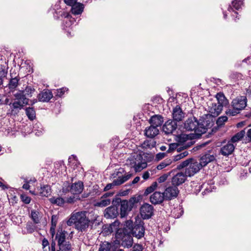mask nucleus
I'll return each instance as SVG.
<instances>
[{
  "label": "nucleus",
  "instance_id": "nucleus-39",
  "mask_svg": "<svg viewBox=\"0 0 251 251\" xmlns=\"http://www.w3.org/2000/svg\"><path fill=\"white\" fill-rule=\"evenodd\" d=\"M172 161L170 159H166L161 162L158 165H157L156 169L158 170H162L170 165Z\"/></svg>",
  "mask_w": 251,
  "mask_h": 251
},
{
  "label": "nucleus",
  "instance_id": "nucleus-54",
  "mask_svg": "<svg viewBox=\"0 0 251 251\" xmlns=\"http://www.w3.org/2000/svg\"><path fill=\"white\" fill-rule=\"evenodd\" d=\"M57 223V216L56 215H53L51 217V226H56Z\"/></svg>",
  "mask_w": 251,
  "mask_h": 251
},
{
  "label": "nucleus",
  "instance_id": "nucleus-41",
  "mask_svg": "<svg viewBox=\"0 0 251 251\" xmlns=\"http://www.w3.org/2000/svg\"><path fill=\"white\" fill-rule=\"evenodd\" d=\"M31 218L33 221L34 223L38 224L40 222V220L38 217V212L35 210H32L31 211Z\"/></svg>",
  "mask_w": 251,
  "mask_h": 251
},
{
  "label": "nucleus",
  "instance_id": "nucleus-26",
  "mask_svg": "<svg viewBox=\"0 0 251 251\" xmlns=\"http://www.w3.org/2000/svg\"><path fill=\"white\" fill-rule=\"evenodd\" d=\"M84 9L83 4L80 3H76L71 6V12L74 15H80Z\"/></svg>",
  "mask_w": 251,
  "mask_h": 251
},
{
  "label": "nucleus",
  "instance_id": "nucleus-64",
  "mask_svg": "<svg viewBox=\"0 0 251 251\" xmlns=\"http://www.w3.org/2000/svg\"><path fill=\"white\" fill-rule=\"evenodd\" d=\"M165 155V153H159L156 154V158L158 159H161L164 157Z\"/></svg>",
  "mask_w": 251,
  "mask_h": 251
},
{
  "label": "nucleus",
  "instance_id": "nucleus-44",
  "mask_svg": "<svg viewBox=\"0 0 251 251\" xmlns=\"http://www.w3.org/2000/svg\"><path fill=\"white\" fill-rule=\"evenodd\" d=\"M227 120V117L226 116H222L218 118L216 121V124L218 126H222Z\"/></svg>",
  "mask_w": 251,
  "mask_h": 251
},
{
  "label": "nucleus",
  "instance_id": "nucleus-33",
  "mask_svg": "<svg viewBox=\"0 0 251 251\" xmlns=\"http://www.w3.org/2000/svg\"><path fill=\"white\" fill-rule=\"evenodd\" d=\"M14 96L17 100L22 101L23 103H28V99L25 97L23 91L17 93L14 95Z\"/></svg>",
  "mask_w": 251,
  "mask_h": 251
},
{
  "label": "nucleus",
  "instance_id": "nucleus-52",
  "mask_svg": "<svg viewBox=\"0 0 251 251\" xmlns=\"http://www.w3.org/2000/svg\"><path fill=\"white\" fill-rule=\"evenodd\" d=\"M77 200H80L79 198H75V196H71L67 198L66 202L68 203H74Z\"/></svg>",
  "mask_w": 251,
  "mask_h": 251
},
{
  "label": "nucleus",
  "instance_id": "nucleus-30",
  "mask_svg": "<svg viewBox=\"0 0 251 251\" xmlns=\"http://www.w3.org/2000/svg\"><path fill=\"white\" fill-rule=\"evenodd\" d=\"M216 98L217 100V103L221 104L223 107L227 104L228 101L223 93H219L216 95Z\"/></svg>",
  "mask_w": 251,
  "mask_h": 251
},
{
  "label": "nucleus",
  "instance_id": "nucleus-22",
  "mask_svg": "<svg viewBox=\"0 0 251 251\" xmlns=\"http://www.w3.org/2000/svg\"><path fill=\"white\" fill-rule=\"evenodd\" d=\"M52 92L49 90H44L38 96V100L42 102H48L52 98Z\"/></svg>",
  "mask_w": 251,
  "mask_h": 251
},
{
  "label": "nucleus",
  "instance_id": "nucleus-53",
  "mask_svg": "<svg viewBox=\"0 0 251 251\" xmlns=\"http://www.w3.org/2000/svg\"><path fill=\"white\" fill-rule=\"evenodd\" d=\"M99 186L98 185H95L93 187L92 193L95 195H99L101 193V192L99 190Z\"/></svg>",
  "mask_w": 251,
  "mask_h": 251
},
{
  "label": "nucleus",
  "instance_id": "nucleus-55",
  "mask_svg": "<svg viewBox=\"0 0 251 251\" xmlns=\"http://www.w3.org/2000/svg\"><path fill=\"white\" fill-rule=\"evenodd\" d=\"M219 183L221 185H224L227 184V181L226 178L224 176H221L220 178Z\"/></svg>",
  "mask_w": 251,
  "mask_h": 251
},
{
  "label": "nucleus",
  "instance_id": "nucleus-14",
  "mask_svg": "<svg viewBox=\"0 0 251 251\" xmlns=\"http://www.w3.org/2000/svg\"><path fill=\"white\" fill-rule=\"evenodd\" d=\"M177 127V123L170 119L163 126L162 131L166 135L171 134L176 130Z\"/></svg>",
  "mask_w": 251,
  "mask_h": 251
},
{
  "label": "nucleus",
  "instance_id": "nucleus-4",
  "mask_svg": "<svg viewBox=\"0 0 251 251\" xmlns=\"http://www.w3.org/2000/svg\"><path fill=\"white\" fill-rule=\"evenodd\" d=\"M247 98L244 96H240L233 99L231 102L232 109H228L226 112L228 116H235L247 106Z\"/></svg>",
  "mask_w": 251,
  "mask_h": 251
},
{
  "label": "nucleus",
  "instance_id": "nucleus-49",
  "mask_svg": "<svg viewBox=\"0 0 251 251\" xmlns=\"http://www.w3.org/2000/svg\"><path fill=\"white\" fill-rule=\"evenodd\" d=\"M21 199L22 201L25 204H29L31 201V198L25 194L21 195Z\"/></svg>",
  "mask_w": 251,
  "mask_h": 251
},
{
  "label": "nucleus",
  "instance_id": "nucleus-59",
  "mask_svg": "<svg viewBox=\"0 0 251 251\" xmlns=\"http://www.w3.org/2000/svg\"><path fill=\"white\" fill-rule=\"evenodd\" d=\"M55 227H56V226H50V232L52 238L53 237V236H54V235L55 234Z\"/></svg>",
  "mask_w": 251,
  "mask_h": 251
},
{
  "label": "nucleus",
  "instance_id": "nucleus-43",
  "mask_svg": "<svg viewBox=\"0 0 251 251\" xmlns=\"http://www.w3.org/2000/svg\"><path fill=\"white\" fill-rule=\"evenodd\" d=\"M243 4V0H234L232 2V5L236 10H239Z\"/></svg>",
  "mask_w": 251,
  "mask_h": 251
},
{
  "label": "nucleus",
  "instance_id": "nucleus-8",
  "mask_svg": "<svg viewBox=\"0 0 251 251\" xmlns=\"http://www.w3.org/2000/svg\"><path fill=\"white\" fill-rule=\"evenodd\" d=\"M130 230L133 237L138 239L143 238L145 233V228L143 221L140 219L136 220L133 224L132 228Z\"/></svg>",
  "mask_w": 251,
  "mask_h": 251
},
{
  "label": "nucleus",
  "instance_id": "nucleus-2",
  "mask_svg": "<svg viewBox=\"0 0 251 251\" xmlns=\"http://www.w3.org/2000/svg\"><path fill=\"white\" fill-rule=\"evenodd\" d=\"M68 233L62 228L58 229L55 235V240L57 241V246L54 240L51 242L50 251H72V245L66 238Z\"/></svg>",
  "mask_w": 251,
  "mask_h": 251
},
{
  "label": "nucleus",
  "instance_id": "nucleus-16",
  "mask_svg": "<svg viewBox=\"0 0 251 251\" xmlns=\"http://www.w3.org/2000/svg\"><path fill=\"white\" fill-rule=\"evenodd\" d=\"M52 10L54 18H59L61 17L65 18V17H69L70 15L65 9L61 8V6L59 3L55 4L53 6Z\"/></svg>",
  "mask_w": 251,
  "mask_h": 251
},
{
  "label": "nucleus",
  "instance_id": "nucleus-31",
  "mask_svg": "<svg viewBox=\"0 0 251 251\" xmlns=\"http://www.w3.org/2000/svg\"><path fill=\"white\" fill-rule=\"evenodd\" d=\"M110 202V199L101 198L99 201L95 203L94 205L97 207H103L109 205Z\"/></svg>",
  "mask_w": 251,
  "mask_h": 251
},
{
  "label": "nucleus",
  "instance_id": "nucleus-27",
  "mask_svg": "<svg viewBox=\"0 0 251 251\" xmlns=\"http://www.w3.org/2000/svg\"><path fill=\"white\" fill-rule=\"evenodd\" d=\"M50 201L52 204L59 206H63L66 202V201L63 198L60 197H53L50 199Z\"/></svg>",
  "mask_w": 251,
  "mask_h": 251
},
{
  "label": "nucleus",
  "instance_id": "nucleus-58",
  "mask_svg": "<svg viewBox=\"0 0 251 251\" xmlns=\"http://www.w3.org/2000/svg\"><path fill=\"white\" fill-rule=\"evenodd\" d=\"M133 223H132V222L130 220H127L126 222V223H125V226H126V227H128L129 229H130V228H131V229L132 228V226H133Z\"/></svg>",
  "mask_w": 251,
  "mask_h": 251
},
{
  "label": "nucleus",
  "instance_id": "nucleus-12",
  "mask_svg": "<svg viewBox=\"0 0 251 251\" xmlns=\"http://www.w3.org/2000/svg\"><path fill=\"white\" fill-rule=\"evenodd\" d=\"M215 160L214 153L211 151H208L202 155L199 162L201 167L206 166L209 163Z\"/></svg>",
  "mask_w": 251,
  "mask_h": 251
},
{
  "label": "nucleus",
  "instance_id": "nucleus-60",
  "mask_svg": "<svg viewBox=\"0 0 251 251\" xmlns=\"http://www.w3.org/2000/svg\"><path fill=\"white\" fill-rule=\"evenodd\" d=\"M113 192H107L105 193L102 197L101 198L108 199L107 197H111L113 195Z\"/></svg>",
  "mask_w": 251,
  "mask_h": 251
},
{
  "label": "nucleus",
  "instance_id": "nucleus-7",
  "mask_svg": "<svg viewBox=\"0 0 251 251\" xmlns=\"http://www.w3.org/2000/svg\"><path fill=\"white\" fill-rule=\"evenodd\" d=\"M129 164L134 169L136 172H140L147 166V163L143 160L140 154H135L130 157Z\"/></svg>",
  "mask_w": 251,
  "mask_h": 251
},
{
  "label": "nucleus",
  "instance_id": "nucleus-29",
  "mask_svg": "<svg viewBox=\"0 0 251 251\" xmlns=\"http://www.w3.org/2000/svg\"><path fill=\"white\" fill-rule=\"evenodd\" d=\"M176 149L178 153L173 156V159L175 161H178L188 155V151H187L184 150L182 152H181L180 148H177Z\"/></svg>",
  "mask_w": 251,
  "mask_h": 251
},
{
  "label": "nucleus",
  "instance_id": "nucleus-46",
  "mask_svg": "<svg viewBox=\"0 0 251 251\" xmlns=\"http://www.w3.org/2000/svg\"><path fill=\"white\" fill-rule=\"evenodd\" d=\"M25 103H23L22 101L16 100L13 102L12 104L13 109H22Z\"/></svg>",
  "mask_w": 251,
  "mask_h": 251
},
{
  "label": "nucleus",
  "instance_id": "nucleus-34",
  "mask_svg": "<svg viewBox=\"0 0 251 251\" xmlns=\"http://www.w3.org/2000/svg\"><path fill=\"white\" fill-rule=\"evenodd\" d=\"M156 142L152 139L146 140L142 144V147L144 149H151L155 146Z\"/></svg>",
  "mask_w": 251,
  "mask_h": 251
},
{
  "label": "nucleus",
  "instance_id": "nucleus-15",
  "mask_svg": "<svg viewBox=\"0 0 251 251\" xmlns=\"http://www.w3.org/2000/svg\"><path fill=\"white\" fill-rule=\"evenodd\" d=\"M178 192L177 187L175 185L167 187L163 193L165 200H170L176 198Z\"/></svg>",
  "mask_w": 251,
  "mask_h": 251
},
{
  "label": "nucleus",
  "instance_id": "nucleus-23",
  "mask_svg": "<svg viewBox=\"0 0 251 251\" xmlns=\"http://www.w3.org/2000/svg\"><path fill=\"white\" fill-rule=\"evenodd\" d=\"M235 145L230 141H229L226 145L221 148L220 152L224 156L231 154L234 151Z\"/></svg>",
  "mask_w": 251,
  "mask_h": 251
},
{
  "label": "nucleus",
  "instance_id": "nucleus-19",
  "mask_svg": "<svg viewBox=\"0 0 251 251\" xmlns=\"http://www.w3.org/2000/svg\"><path fill=\"white\" fill-rule=\"evenodd\" d=\"M165 200L163 193L155 192L150 196V201L153 204H161Z\"/></svg>",
  "mask_w": 251,
  "mask_h": 251
},
{
  "label": "nucleus",
  "instance_id": "nucleus-32",
  "mask_svg": "<svg viewBox=\"0 0 251 251\" xmlns=\"http://www.w3.org/2000/svg\"><path fill=\"white\" fill-rule=\"evenodd\" d=\"M245 131L244 130L235 134L231 139L230 142L232 143H236L241 140L245 136Z\"/></svg>",
  "mask_w": 251,
  "mask_h": 251
},
{
  "label": "nucleus",
  "instance_id": "nucleus-38",
  "mask_svg": "<svg viewBox=\"0 0 251 251\" xmlns=\"http://www.w3.org/2000/svg\"><path fill=\"white\" fill-rule=\"evenodd\" d=\"M35 89L31 86H26L25 90H24L23 93L25 95V97H31L32 94L34 92Z\"/></svg>",
  "mask_w": 251,
  "mask_h": 251
},
{
  "label": "nucleus",
  "instance_id": "nucleus-56",
  "mask_svg": "<svg viewBox=\"0 0 251 251\" xmlns=\"http://www.w3.org/2000/svg\"><path fill=\"white\" fill-rule=\"evenodd\" d=\"M143 248L140 244H135L132 248V251H142Z\"/></svg>",
  "mask_w": 251,
  "mask_h": 251
},
{
  "label": "nucleus",
  "instance_id": "nucleus-28",
  "mask_svg": "<svg viewBox=\"0 0 251 251\" xmlns=\"http://www.w3.org/2000/svg\"><path fill=\"white\" fill-rule=\"evenodd\" d=\"M51 193V188L49 185H43L41 187L39 191V194L41 196L48 197V196L50 195Z\"/></svg>",
  "mask_w": 251,
  "mask_h": 251
},
{
  "label": "nucleus",
  "instance_id": "nucleus-20",
  "mask_svg": "<svg viewBox=\"0 0 251 251\" xmlns=\"http://www.w3.org/2000/svg\"><path fill=\"white\" fill-rule=\"evenodd\" d=\"M223 106L221 104L217 103L211 102L209 106V112L212 117L218 116L223 109Z\"/></svg>",
  "mask_w": 251,
  "mask_h": 251
},
{
  "label": "nucleus",
  "instance_id": "nucleus-37",
  "mask_svg": "<svg viewBox=\"0 0 251 251\" xmlns=\"http://www.w3.org/2000/svg\"><path fill=\"white\" fill-rule=\"evenodd\" d=\"M157 186V183L154 182L150 187H148L145 191L144 196H147L149 194L153 192Z\"/></svg>",
  "mask_w": 251,
  "mask_h": 251
},
{
  "label": "nucleus",
  "instance_id": "nucleus-18",
  "mask_svg": "<svg viewBox=\"0 0 251 251\" xmlns=\"http://www.w3.org/2000/svg\"><path fill=\"white\" fill-rule=\"evenodd\" d=\"M187 177L185 174L182 172L176 173L172 178V185L177 187L182 184L185 182Z\"/></svg>",
  "mask_w": 251,
  "mask_h": 251
},
{
  "label": "nucleus",
  "instance_id": "nucleus-61",
  "mask_svg": "<svg viewBox=\"0 0 251 251\" xmlns=\"http://www.w3.org/2000/svg\"><path fill=\"white\" fill-rule=\"evenodd\" d=\"M7 72L3 69L0 70V77L4 78L6 75Z\"/></svg>",
  "mask_w": 251,
  "mask_h": 251
},
{
  "label": "nucleus",
  "instance_id": "nucleus-24",
  "mask_svg": "<svg viewBox=\"0 0 251 251\" xmlns=\"http://www.w3.org/2000/svg\"><path fill=\"white\" fill-rule=\"evenodd\" d=\"M104 215L106 218L114 219L118 215V209L114 206H109L105 209Z\"/></svg>",
  "mask_w": 251,
  "mask_h": 251
},
{
  "label": "nucleus",
  "instance_id": "nucleus-5",
  "mask_svg": "<svg viewBox=\"0 0 251 251\" xmlns=\"http://www.w3.org/2000/svg\"><path fill=\"white\" fill-rule=\"evenodd\" d=\"M116 237L121 242V245L125 248H128L133 245L132 236L128 233L126 227L123 229L117 230Z\"/></svg>",
  "mask_w": 251,
  "mask_h": 251
},
{
  "label": "nucleus",
  "instance_id": "nucleus-50",
  "mask_svg": "<svg viewBox=\"0 0 251 251\" xmlns=\"http://www.w3.org/2000/svg\"><path fill=\"white\" fill-rule=\"evenodd\" d=\"M68 91V89L67 88H66V87L61 88L57 89L56 90V95L59 97H61L64 94L65 92H67Z\"/></svg>",
  "mask_w": 251,
  "mask_h": 251
},
{
  "label": "nucleus",
  "instance_id": "nucleus-51",
  "mask_svg": "<svg viewBox=\"0 0 251 251\" xmlns=\"http://www.w3.org/2000/svg\"><path fill=\"white\" fill-rule=\"evenodd\" d=\"M170 174H171V172H169L168 174H164L162 176H160L158 178V182L159 183H162V182L165 181L167 180L169 176H170Z\"/></svg>",
  "mask_w": 251,
  "mask_h": 251
},
{
  "label": "nucleus",
  "instance_id": "nucleus-9",
  "mask_svg": "<svg viewBox=\"0 0 251 251\" xmlns=\"http://www.w3.org/2000/svg\"><path fill=\"white\" fill-rule=\"evenodd\" d=\"M135 201V198H132L128 201L127 200L121 201L120 214L121 218H124L127 215L128 212L131 210Z\"/></svg>",
  "mask_w": 251,
  "mask_h": 251
},
{
  "label": "nucleus",
  "instance_id": "nucleus-10",
  "mask_svg": "<svg viewBox=\"0 0 251 251\" xmlns=\"http://www.w3.org/2000/svg\"><path fill=\"white\" fill-rule=\"evenodd\" d=\"M65 184L66 183L64 184V186L62 188V192L63 193H67L70 191L74 195H78L82 192L84 188L83 183L80 181L72 183L71 186H70L69 183L67 182L66 184H68V186L66 188H65L66 186Z\"/></svg>",
  "mask_w": 251,
  "mask_h": 251
},
{
  "label": "nucleus",
  "instance_id": "nucleus-62",
  "mask_svg": "<svg viewBox=\"0 0 251 251\" xmlns=\"http://www.w3.org/2000/svg\"><path fill=\"white\" fill-rule=\"evenodd\" d=\"M143 178L145 180L148 179L150 177V173L148 171L144 172L142 176Z\"/></svg>",
  "mask_w": 251,
  "mask_h": 251
},
{
  "label": "nucleus",
  "instance_id": "nucleus-47",
  "mask_svg": "<svg viewBox=\"0 0 251 251\" xmlns=\"http://www.w3.org/2000/svg\"><path fill=\"white\" fill-rule=\"evenodd\" d=\"M131 174L127 175L125 176L119 177L117 179V180L118 181V182H119V184L121 185V184H123V183H124L125 182H126V181H127L128 179H129V178L131 177Z\"/></svg>",
  "mask_w": 251,
  "mask_h": 251
},
{
  "label": "nucleus",
  "instance_id": "nucleus-57",
  "mask_svg": "<svg viewBox=\"0 0 251 251\" xmlns=\"http://www.w3.org/2000/svg\"><path fill=\"white\" fill-rule=\"evenodd\" d=\"M77 0H64L66 4L71 6L77 3Z\"/></svg>",
  "mask_w": 251,
  "mask_h": 251
},
{
  "label": "nucleus",
  "instance_id": "nucleus-1",
  "mask_svg": "<svg viewBox=\"0 0 251 251\" xmlns=\"http://www.w3.org/2000/svg\"><path fill=\"white\" fill-rule=\"evenodd\" d=\"M86 211L73 212L70 219L67 222L69 226H74L78 231L83 232L86 230L89 226L90 220L87 216Z\"/></svg>",
  "mask_w": 251,
  "mask_h": 251
},
{
  "label": "nucleus",
  "instance_id": "nucleus-40",
  "mask_svg": "<svg viewBox=\"0 0 251 251\" xmlns=\"http://www.w3.org/2000/svg\"><path fill=\"white\" fill-rule=\"evenodd\" d=\"M42 245L43 251H51V245H50L48 240L44 238L42 241Z\"/></svg>",
  "mask_w": 251,
  "mask_h": 251
},
{
  "label": "nucleus",
  "instance_id": "nucleus-36",
  "mask_svg": "<svg viewBox=\"0 0 251 251\" xmlns=\"http://www.w3.org/2000/svg\"><path fill=\"white\" fill-rule=\"evenodd\" d=\"M26 114L30 120H33L36 117L35 111L33 107H28L25 109Z\"/></svg>",
  "mask_w": 251,
  "mask_h": 251
},
{
  "label": "nucleus",
  "instance_id": "nucleus-13",
  "mask_svg": "<svg viewBox=\"0 0 251 251\" xmlns=\"http://www.w3.org/2000/svg\"><path fill=\"white\" fill-rule=\"evenodd\" d=\"M173 120L176 123L181 121L185 117V113L183 111L179 105H176L172 112Z\"/></svg>",
  "mask_w": 251,
  "mask_h": 251
},
{
  "label": "nucleus",
  "instance_id": "nucleus-35",
  "mask_svg": "<svg viewBox=\"0 0 251 251\" xmlns=\"http://www.w3.org/2000/svg\"><path fill=\"white\" fill-rule=\"evenodd\" d=\"M19 80L20 78L18 77L11 78L8 83L9 88L11 90L15 89L18 85Z\"/></svg>",
  "mask_w": 251,
  "mask_h": 251
},
{
  "label": "nucleus",
  "instance_id": "nucleus-11",
  "mask_svg": "<svg viewBox=\"0 0 251 251\" xmlns=\"http://www.w3.org/2000/svg\"><path fill=\"white\" fill-rule=\"evenodd\" d=\"M141 217L144 219H149L153 214V207L148 203H144L140 209Z\"/></svg>",
  "mask_w": 251,
  "mask_h": 251
},
{
  "label": "nucleus",
  "instance_id": "nucleus-45",
  "mask_svg": "<svg viewBox=\"0 0 251 251\" xmlns=\"http://www.w3.org/2000/svg\"><path fill=\"white\" fill-rule=\"evenodd\" d=\"M111 244L107 242L103 243L100 246L99 251H110Z\"/></svg>",
  "mask_w": 251,
  "mask_h": 251
},
{
  "label": "nucleus",
  "instance_id": "nucleus-63",
  "mask_svg": "<svg viewBox=\"0 0 251 251\" xmlns=\"http://www.w3.org/2000/svg\"><path fill=\"white\" fill-rule=\"evenodd\" d=\"M25 181V183L23 185V188L25 190H28L30 188V185H29V181Z\"/></svg>",
  "mask_w": 251,
  "mask_h": 251
},
{
  "label": "nucleus",
  "instance_id": "nucleus-42",
  "mask_svg": "<svg viewBox=\"0 0 251 251\" xmlns=\"http://www.w3.org/2000/svg\"><path fill=\"white\" fill-rule=\"evenodd\" d=\"M118 181L116 179L114 180L112 183L107 184L103 189V191H107L112 189L115 186L120 185Z\"/></svg>",
  "mask_w": 251,
  "mask_h": 251
},
{
  "label": "nucleus",
  "instance_id": "nucleus-17",
  "mask_svg": "<svg viewBox=\"0 0 251 251\" xmlns=\"http://www.w3.org/2000/svg\"><path fill=\"white\" fill-rule=\"evenodd\" d=\"M75 21V18H73L70 14L69 15V17H65L63 20L62 27L63 29L66 31L68 36H72L71 31L72 28L70 27Z\"/></svg>",
  "mask_w": 251,
  "mask_h": 251
},
{
  "label": "nucleus",
  "instance_id": "nucleus-48",
  "mask_svg": "<svg viewBox=\"0 0 251 251\" xmlns=\"http://www.w3.org/2000/svg\"><path fill=\"white\" fill-rule=\"evenodd\" d=\"M26 229L27 233H32L35 231V228L31 223H28L26 225Z\"/></svg>",
  "mask_w": 251,
  "mask_h": 251
},
{
  "label": "nucleus",
  "instance_id": "nucleus-25",
  "mask_svg": "<svg viewBox=\"0 0 251 251\" xmlns=\"http://www.w3.org/2000/svg\"><path fill=\"white\" fill-rule=\"evenodd\" d=\"M164 122L163 117L160 115L152 116L150 119V123L151 126H154L156 127L160 126Z\"/></svg>",
  "mask_w": 251,
  "mask_h": 251
},
{
  "label": "nucleus",
  "instance_id": "nucleus-21",
  "mask_svg": "<svg viewBox=\"0 0 251 251\" xmlns=\"http://www.w3.org/2000/svg\"><path fill=\"white\" fill-rule=\"evenodd\" d=\"M158 128L154 126L151 125L145 129V135L148 138H153L159 133Z\"/></svg>",
  "mask_w": 251,
  "mask_h": 251
},
{
  "label": "nucleus",
  "instance_id": "nucleus-6",
  "mask_svg": "<svg viewBox=\"0 0 251 251\" xmlns=\"http://www.w3.org/2000/svg\"><path fill=\"white\" fill-rule=\"evenodd\" d=\"M184 128L187 131H194L197 134H201L205 132L195 117L188 118L184 124Z\"/></svg>",
  "mask_w": 251,
  "mask_h": 251
},
{
  "label": "nucleus",
  "instance_id": "nucleus-3",
  "mask_svg": "<svg viewBox=\"0 0 251 251\" xmlns=\"http://www.w3.org/2000/svg\"><path fill=\"white\" fill-rule=\"evenodd\" d=\"M177 168L179 169L185 168V174L191 177L197 173L202 168L200 163L193 158H189L181 162Z\"/></svg>",
  "mask_w": 251,
  "mask_h": 251
}]
</instances>
